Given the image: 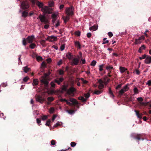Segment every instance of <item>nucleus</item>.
Segmentation results:
<instances>
[{
  "instance_id": "1",
  "label": "nucleus",
  "mask_w": 151,
  "mask_h": 151,
  "mask_svg": "<svg viewBox=\"0 0 151 151\" xmlns=\"http://www.w3.org/2000/svg\"><path fill=\"white\" fill-rule=\"evenodd\" d=\"M78 58H74L73 54L70 52L67 53V58H68L70 60V63L72 66L77 65L78 64L79 62V57L78 56Z\"/></svg>"
},
{
  "instance_id": "2",
  "label": "nucleus",
  "mask_w": 151,
  "mask_h": 151,
  "mask_svg": "<svg viewBox=\"0 0 151 151\" xmlns=\"http://www.w3.org/2000/svg\"><path fill=\"white\" fill-rule=\"evenodd\" d=\"M58 15V12H57L53 13L52 15V24L56 28L60 25V22L57 19V16Z\"/></svg>"
},
{
  "instance_id": "3",
  "label": "nucleus",
  "mask_w": 151,
  "mask_h": 151,
  "mask_svg": "<svg viewBox=\"0 0 151 151\" xmlns=\"http://www.w3.org/2000/svg\"><path fill=\"white\" fill-rule=\"evenodd\" d=\"M68 85L67 82V95H69L72 97L74 96L77 90L76 88L73 86H71L67 89Z\"/></svg>"
},
{
  "instance_id": "4",
  "label": "nucleus",
  "mask_w": 151,
  "mask_h": 151,
  "mask_svg": "<svg viewBox=\"0 0 151 151\" xmlns=\"http://www.w3.org/2000/svg\"><path fill=\"white\" fill-rule=\"evenodd\" d=\"M78 104V103L77 101L73 98L69 97L67 99V105L74 107L76 105Z\"/></svg>"
},
{
  "instance_id": "5",
  "label": "nucleus",
  "mask_w": 151,
  "mask_h": 151,
  "mask_svg": "<svg viewBox=\"0 0 151 151\" xmlns=\"http://www.w3.org/2000/svg\"><path fill=\"white\" fill-rule=\"evenodd\" d=\"M73 8L72 6H70L68 8L67 7V22L69 19L70 17L73 15Z\"/></svg>"
},
{
  "instance_id": "6",
  "label": "nucleus",
  "mask_w": 151,
  "mask_h": 151,
  "mask_svg": "<svg viewBox=\"0 0 151 151\" xmlns=\"http://www.w3.org/2000/svg\"><path fill=\"white\" fill-rule=\"evenodd\" d=\"M50 74V72L44 73L43 76L42 77V79L40 80L41 82L44 83L45 86H47L49 83L48 81L47 80V77L49 76Z\"/></svg>"
},
{
  "instance_id": "7",
  "label": "nucleus",
  "mask_w": 151,
  "mask_h": 151,
  "mask_svg": "<svg viewBox=\"0 0 151 151\" xmlns=\"http://www.w3.org/2000/svg\"><path fill=\"white\" fill-rule=\"evenodd\" d=\"M42 10L43 12L45 14H50L52 13L50 9L47 6L43 7L42 9Z\"/></svg>"
},
{
  "instance_id": "8",
  "label": "nucleus",
  "mask_w": 151,
  "mask_h": 151,
  "mask_svg": "<svg viewBox=\"0 0 151 151\" xmlns=\"http://www.w3.org/2000/svg\"><path fill=\"white\" fill-rule=\"evenodd\" d=\"M21 6L22 9H27L29 7V3L27 1H23L21 4Z\"/></svg>"
},
{
  "instance_id": "9",
  "label": "nucleus",
  "mask_w": 151,
  "mask_h": 151,
  "mask_svg": "<svg viewBox=\"0 0 151 151\" xmlns=\"http://www.w3.org/2000/svg\"><path fill=\"white\" fill-rule=\"evenodd\" d=\"M58 38L56 36L53 35L48 36L47 38L46 39V40H48L50 42H52L57 40Z\"/></svg>"
},
{
  "instance_id": "10",
  "label": "nucleus",
  "mask_w": 151,
  "mask_h": 151,
  "mask_svg": "<svg viewBox=\"0 0 151 151\" xmlns=\"http://www.w3.org/2000/svg\"><path fill=\"white\" fill-rule=\"evenodd\" d=\"M39 18L40 19V21L42 22H44L45 24L48 23V20L46 18L45 16L41 14L40 15Z\"/></svg>"
},
{
  "instance_id": "11",
  "label": "nucleus",
  "mask_w": 151,
  "mask_h": 151,
  "mask_svg": "<svg viewBox=\"0 0 151 151\" xmlns=\"http://www.w3.org/2000/svg\"><path fill=\"white\" fill-rule=\"evenodd\" d=\"M98 82L99 83V85L98 86V88L99 90H101L104 87V85L103 80L101 79H99Z\"/></svg>"
},
{
  "instance_id": "12",
  "label": "nucleus",
  "mask_w": 151,
  "mask_h": 151,
  "mask_svg": "<svg viewBox=\"0 0 151 151\" xmlns=\"http://www.w3.org/2000/svg\"><path fill=\"white\" fill-rule=\"evenodd\" d=\"M144 63L147 64H150L151 63V56L148 55L144 60Z\"/></svg>"
},
{
  "instance_id": "13",
  "label": "nucleus",
  "mask_w": 151,
  "mask_h": 151,
  "mask_svg": "<svg viewBox=\"0 0 151 151\" xmlns=\"http://www.w3.org/2000/svg\"><path fill=\"white\" fill-rule=\"evenodd\" d=\"M35 37L34 35H32L31 36L28 37L27 40L29 43H32Z\"/></svg>"
},
{
  "instance_id": "14",
  "label": "nucleus",
  "mask_w": 151,
  "mask_h": 151,
  "mask_svg": "<svg viewBox=\"0 0 151 151\" xmlns=\"http://www.w3.org/2000/svg\"><path fill=\"white\" fill-rule=\"evenodd\" d=\"M36 101L42 104L43 101H45V99L42 98L41 96H37L36 97Z\"/></svg>"
},
{
  "instance_id": "15",
  "label": "nucleus",
  "mask_w": 151,
  "mask_h": 151,
  "mask_svg": "<svg viewBox=\"0 0 151 151\" xmlns=\"http://www.w3.org/2000/svg\"><path fill=\"white\" fill-rule=\"evenodd\" d=\"M137 99L138 101L140 102V104L141 105L146 106L147 105L146 103L142 102L143 101V99L142 97H138L137 98Z\"/></svg>"
},
{
  "instance_id": "16",
  "label": "nucleus",
  "mask_w": 151,
  "mask_h": 151,
  "mask_svg": "<svg viewBox=\"0 0 151 151\" xmlns=\"http://www.w3.org/2000/svg\"><path fill=\"white\" fill-rule=\"evenodd\" d=\"M110 79L107 78V76H106L105 77L103 81V83L105 85H107L109 82L110 81Z\"/></svg>"
},
{
  "instance_id": "17",
  "label": "nucleus",
  "mask_w": 151,
  "mask_h": 151,
  "mask_svg": "<svg viewBox=\"0 0 151 151\" xmlns=\"http://www.w3.org/2000/svg\"><path fill=\"white\" fill-rule=\"evenodd\" d=\"M75 45L76 47H77L78 49H81V45L79 41H76L75 42Z\"/></svg>"
},
{
  "instance_id": "18",
  "label": "nucleus",
  "mask_w": 151,
  "mask_h": 151,
  "mask_svg": "<svg viewBox=\"0 0 151 151\" xmlns=\"http://www.w3.org/2000/svg\"><path fill=\"white\" fill-rule=\"evenodd\" d=\"M63 78H59L58 80L57 79H55V81L56 83H57L58 85H60L61 82L63 81Z\"/></svg>"
},
{
  "instance_id": "19",
  "label": "nucleus",
  "mask_w": 151,
  "mask_h": 151,
  "mask_svg": "<svg viewBox=\"0 0 151 151\" xmlns=\"http://www.w3.org/2000/svg\"><path fill=\"white\" fill-rule=\"evenodd\" d=\"M119 69L121 73H123L126 70H127V69L125 67L122 66L119 67Z\"/></svg>"
},
{
  "instance_id": "20",
  "label": "nucleus",
  "mask_w": 151,
  "mask_h": 151,
  "mask_svg": "<svg viewBox=\"0 0 151 151\" xmlns=\"http://www.w3.org/2000/svg\"><path fill=\"white\" fill-rule=\"evenodd\" d=\"M38 83L39 81L38 79L36 78L34 79L32 84L33 86H36L38 84Z\"/></svg>"
},
{
  "instance_id": "21",
  "label": "nucleus",
  "mask_w": 151,
  "mask_h": 151,
  "mask_svg": "<svg viewBox=\"0 0 151 151\" xmlns=\"http://www.w3.org/2000/svg\"><path fill=\"white\" fill-rule=\"evenodd\" d=\"M109 93L110 94V96L111 97L114 98V95L110 87H109Z\"/></svg>"
},
{
  "instance_id": "22",
  "label": "nucleus",
  "mask_w": 151,
  "mask_h": 151,
  "mask_svg": "<svg viewBox=\"0 0 151 151\" xmlns=\"http://www.w3.org/2000/svg\"><path fill=\"white\" fill-rule=\"evenodd\" d=\"M37 5L40 8H42L43 6V4L42 2H40L37 1H36Z\"/></svg>"
},
{
  "instance_id": "23",
  "label": "nucleus",
  "mask_w": 151,
  "mask_h": 151,
  "mask_svg": "<svg viewBox=\"0 0 151 151\" xmlns=\"http://www.w3.org/2000/svg\"><path fill=\"white\" fill-rule=\"evenodd\" d=\"M135 112L136 113V115L138 118L141 119L142 118V114H140L138 111L135 110Z\"/></svg>"
},
{
  "instance_id": "24",
  "label": "nucleus",
  "mask_w": 151,
  "mask_h": 151,
  "mask_svg": "<svg viewBox=\"0 0 151 151\" xmlns=\"http://www.w3.org/2000/svg\"><path fill=\"white\" fill-rule=\"evenodd\" d=\"M102 92V91L101 90H96L93 93L96 95H99Z\"/></svg>"
},
{
  "instance_id": "25",
  "label": "nucleus",
  "mask_w": 151,
  "mask_h": 151,
  "mask_svg": "<svg viewBox=\"0 0 151 151\" xmlns=\"http://www.w3.org/2000/svg\"><path fill=\"white\" fill-rule=\"evenodd\" d=\"M29 69V68L27 66L24 67L22 68L23 70L25 73H27Z\"/></svg>"
},
{
  "instance_id": "26",
  "label": "nucleus",
  "mask_w": 151,
  "mask_h": 151,
  "mask_svg": "<svg viewBox=\"0 0 151 151\" xmlns=\"http://www.w3.org/2000/svg\"><path fill=\"white\" fill-rule=\"evenodd\" d=\"M97 29L98 27L94 25L91 27L89 28V29L90 30H92L94 31L96 30Z\"/></svg>"
},
{
  "instance_id": "27",
  "label": "nucleus",
  "mask_w": 151,
  "mask_h": 151,
  "mask_svg": "<svg viewBox=\"0 0 151 151\" xmlns=\"http://www.w3.org/2000/svg\"><path fill=\"white\" fill-rule=\"evenodd\" d=\"M75 111L74 110L69 109L68 110H67V112L70 114H72L74 113Z\"/></svg>"
},
{
  "instance_id": "28",
  "label": "nucleus",
  "mask_w": 151,
  "mask_h": 151,
  "mask_svg": "<svg viewBox=\"0 0 151 151\" xmlns=\"http://www.w3.org/2000/svg\"><path fill=\"white\" fill-rule=\"evenodd\" d=\"M78 99L81 100L83 102H85L86 101V99H85L83 96H80L78 97Z\"/></svg>"
},
{
  "instance_id": "29",
  "label": "nucleus",
  "mask_w": 151,
  "mask_h": 151,
  "mask_svg": "<svg viewBox=\"0 0 151 151\" xmlns=\"http://www.w3.org/2000/svg\"><path fill=\"white\" fill-rule=\"evenodd\" d=\"M141 135L140 134H137L134 137V139L138 140V142L139 140H140L141 139Z\"/></svg>"
},
{
  "instance_id": "30",
  "label": "nucleus",
  "mask_w": 151,
  "mask_h": 151,
  "mask_svg": "<svg viewBox=\"0 0 151 151\" xmlns=\"http://www.w3.org/2000/svg\"><path fill=\"white\" fill-rule=\"evenodd\" d=\"M42 120L44 121L47 119L48 118L47 115H43L41 116Z\"/></svg>"
},
{
  "instance_id": "31",
  "label": "nucleus",
  "mask_w": 151,
  "mask_h": 151,
  "mask_svg": "<svg viewBox=\"0 0 151 151\" xmlns=\"http://www.w3.org/2000/svg\"><path fill=\"white\" fill-rule=\"evenodd\" d=\"M145 45H143L141 46L139 49V50H138V52L140 53L141 52V50H145Z\"/></svg>"
},
{
  "instance_id": "32",
  "label": "nucleus",
  "mask_w": 151,
  "mask_h": 151,
  "mask_svg": "<svg viewBox=\"0 0 151 151\" xmlns=\"http://www.w3.org/2000/svg\"><path fill=\"white\" fill-rule=\"evenodd\" d=\"M62 124V123L61 122H58L57 123H56L55 124H54L53 126V127H57L58 126Z\"/></svg>"
},
{
  "instance_id": "33",
  "label": "nucleus",
  "mask_w": 151,
  "mask_h": 151,
  "mask_svg": "<svg viewBox=\"0 0 151 151\" xmlns=\"http://www.w3.org/2000/svg\"><path fill=\"white\" fill-rule=\"evenodd\" d=\"M27 15L28 13L25 11L23 12L22 13V16L24 17H27Z\"/></svg>"
},
{
  "instance_id": "34",
  "label": "nucleus",
  "mask_w": 151,
  "mask_h": 151,
  "mask_svg": "<svg viewBox=\"0 0 151 151\" xmlns=\"http://www.w3.org/2000/svg\"><path fill=\"white\" fill-rule=\"evenodd\" d=\"M66 91V86L64 85L62 87V90L61 91V93H63V91Z\"/></svg>"
},
{
  "instance_id": "35",
  "label": "nucleus",
  "mask_w": 151,
  "mask_h": 151,
  "mask_svg": "<svg viewBox=\"0 0 151 151\" xmlns=\"http://www.w3.org/2000/svg\"><path fill=\"white\" fill-rule=\"evenodd\" d=\"M42 59V57L40 56H37L36 60L38 62L41 61Z\"/></svg>"
},
{
  "instance_id": "36",
  "label": "nucleus",
  "mask_w": 151,
  "mask_h": 151,
  "mask_svg": "<svg viewBox=\"0 0 151 151\" xmlns=\"http://www.w3.org/2000/svg\"><path fill=\"white\" fill-rule=\"evenodd\" d=\"M55 83L56 82L55 81V79L50 83V85L52 87H55Z\"/></svg>"
},
{
  "instance_id": "37",
  "label": "nucleus",
  "mask_w": 151,
  "mask_h": 151,
  "mask_svg": "<svg viewBox=\"0 0 151 151\" xmlns=\"http://www.w3.org/2000/svg\"><path fill=\"white\" fill-rule=\"evenodd\" d=\"M106 69L108 71L111 70L113 69V67L111 65H109L106 67Z\"/></svg>"
},
{
  "instance_id": "38",
  "label": "nucleus",
  "mask_w": 151,
  "mask_h": 151,
  "mask_svg": "<svg viewBox=\"0 0 151 151\" xmlns=\"http://www.w3.org/2000/svg\"><path fill=\"white\" fill-rule=\"evenodd\" d=\"M35 46L36 45L35 44L33 43H32L29 45L30 47L32 49L34 48L35 47Z\"/></svg>"
},
{
  "instance_id": "39",
  "label": "nucleus",
  "mask_w": 151,
  "mask_h": 151,
  "mask_svg": "<svg viewBox=\"0 0 151 151\" xmlns=\"http://www.w3.org/2000/svg\"><path fill=\"white\" fill-rule=\"evenodd\" d=\"M122 89L125 92L128 90L129 88L127 85H126L123 87Z\"/></svg>"
},
{
  "instance_id": "40",
  "label": "nucleus",
  "mask_w": 151,
  "mask_h": 151,
  "mask_svg": "<svg viewBox=\"0 0 151 151\" xmlns=\"http://www.w3.org/2000/svg\"><path fill=\"white\" fill-rule=\"evenodd\" d=\"M124 92V91L122 88L119 91V95L121 96L123 95Z\"/></svg>"
},
{
  "instance_id": "41",
  "label": "nucleus",
  "mask_w": 151,
  "mask_h": 151,
  "mask_svg": "<svg viewBox=\"0 0 151 151\" xmlns=\"http://www.w3.org/2000/svg\"><path fill=\"white\" fill-rule=\"evenodd\" d=\"M96 61L93 60L91 62V65L92 66H94L96 65Z\"/></svg>"
},
{
  "instance_id": "42",
  "label": "nucleus",
  "mask_w": 151,
  "mask_h": 151,
  "mask_svg": "<svg viewBox=\"0 0 151 151\" xmlns=\"http://www.w3.org/2000/svg\"><path fill=\"white\" fill-rule=\"evenodd\" d=\"M134 91L135 94H138V90L137 87H135L134 89Z\"/></svg>"
},
{
  "instance_id": "43",
  "label": "nucleus",
  "mask_w": 151,
  "mask_h": 151,
  "mask_svg": "<svg viewBox=\"0 0 151 151\" xmlns=\"http://www.w3.org/2000/svg\"><path fill=\"white\" fill-rule=\"evenodd\" d=\"M141 43V42L140 41V40H139V38L138 39H136L135 40V41L134 43L135 44H138L140 43Z\"/></svg>"
},
{
  "instance_id": "44",
  "label": "nucleus",
  "mask_w": 151,
  "mask_h": 151,
  "mask_svg": "<svg viewBox=\"0 0 151 151\" xmlns=\"http://www.w3.org/2000/svg\"><path fill=\"white\" fill-rule=\"evenodd\" d=\"M51 122V120L50 119H49L47 121L46 123L45 124V125L48 126H50V124Z\"/></svg>"
},
{
  "instance_id": "45",
  "label": "nucleus",
  "mask_w": 151,
  "mask_h": 151,
  "mask_svg": "<svg viewBox=\"0 0 151 151\" xmlns=\"http://www.w3.org/2000/svg\"><path fill=\"white\" fill-rule=\"evenodd\" d=\"M55 111L53 107H51L49 110V112L50 114L52 113Z\"/></svg>"
},
{
  "instance_id": "46",
  "label": "nucleus",
  "mask_w": 151,
  "mask_h": 151,
  "mask_svg": "<svg viewBox=\"0 0 151 151\" xmlns=\"http://www.w3.org/2000/svg\"><path fill=\"white\" fill-rule=\"evenodd\" d=\"M81 80L84 84H86L88 82V81L84 80L83 78H81Z\"/></svg>"
},
{
  "instance_id": "47",
  "label": "nucleus",
  "mask_w": 151,
  "mask_h": 151,
  "mask_svg": "<svg viewBox=\"0 0 151 151\" xmlns=\"http://www.w3.org/2000/svg\"><path fill=\"white\" fill-rule=\"evenodd\" d=\"M47 99L48 101H49L51 102V101H52L54 100V99L52 97H48L47 98Z\"/></svg>"
},
{
  "instance_id": "48",
  "label": "nucleus",
  "mask_w": 151,
  "mask_h": 151,
  "mask_svg": "<svg viewBox=\"0 0 151 151\" xmlns=\"http://www.w3.org/2000/svg\"><path fill=\"white\" fill-rule=\"evenodd\" d=\"M104 65L103 64H102L101 65H100L99 66V70L100 71H101L103 70V68L104 67Z\"/></svg>"
},
{
  "instance_id": "49",
  "label": "nucleus",
  "mask_w": 151,
  "mask_h": 151,
  "mask_svg": "<svg viewBox=\"0 0 151 151\" xmlns=\"http://www.w3.org/2000/svg\"><path fill=\"white\" fill-rule=\"evenodd\" d=\"M65 48V45L63 44V45H61L60 46V49L62 51Z\"/></svg>"
},
{
  "instance_id": "50",
  "label": "nucleus",
  "mask_w": 151,
  "mask_h": 151,
  "mask_svg": "<svg viewBox=\"0 0 151 151\" xmlns=\"http://www.w3.org/2000/svg\"><path fill=\"white\" fill-rule=\"evenodd\" d=\"M84 96L86 98H88L89 97L90 94L89 93H87L84 94Z\"/></svg>"
},
{
  "instance_id": "51",
  "label": "nucleus",
  "mask_w": 151,
  "mask_h": 151,
  "mask_svg": "<svg viewBox=\"0 0 151 151\" xmlns=\"http://www.w3.org/2000/svg\"><path fill=\"white\" fill-rule=\"evenodd\" d=\"M26 40V39L25 38H23V39L22 44L24 46L26 45L27 44Z\"/></svg>"
},
{
  "instance_id": "52",
  "label": "nucleus",
  "mask_w": 151,
  "mask_h": 151,
  "mask_svg": "<svg viewBox=\"0 0 151 151\" xmlns=\"http://www.w3.org/2000/svg\"><path fill=\"white\" fill-rule=\"evenodd\" d=\"M76 143L74 142H72L70 143L71 146L72 147H74L76 145Z\"/></svg>"
},
{
  "instance_id": "53",
  "label": "nucleus",
  "mask_w": 151,
  "mask_h": 151,
  "mask_svg": "<svg viewBox=\"0 0 151 151\" xmlns=\"http://www.w3.org/2000/svg\"><path fill=\"white\" fill-rule=\"evenodd\" d=\"M75 34L76 35L79 36L80 35L81 32L79 31H77L75 32Z\"/></svg>"
},
{
  "instance_id": "54",
  "label": "nucleus",
  "mask_w": 151,
  "mask_h": 151,
  "mask_svg": "<svg viewBox=\"0 0 151 151\" xmlns=\"http://www.w3.org/2000/svg\"><path fill=\"white\" fill-rule=\"evenodd\" d=\"M56 143V141L55 140H52L51 142V144L52 145H54Z\"/></svg>"
},
{
  "instance_id": "55",
  "label": "nucleus",
  "mask_w": 151,
  "mask_h": 151,
  "mask_svg": "<svg viewBox=\"0 0 151 151\" xmlns=\"http://www.w3.org/2000/svg\"><path fill=\"white\" fill-rule=\"evenodd\" d=\"M29 78L27 76L25 77L23 79V81L24 82L27 81L29 79Z\"/></svg>"
},
{
  "instance_id": "56",
  "label": "nucleus",
  "mask_w": 151,
  "mask_h": 151,
  "mask_svg": "<svg viewBox=\"0 0 151 151\" xmlns=\"http://www.w3.org/2000/svg\"><path fill=\"white\" fill-rule=\"evenodd\" d=\"M146 84L148 85L149 86H151V80L148 81L146 83Z\"/></svg>"
},
{
  "instance_id": "57",
  "label": "nucleus",
  "mask_w": 151,
  "mask_h": 151,
  "mask_svg": "<svg viewBox=\"0 0 151 151\" xmlns=\"http://www.w3.org/2000/svg\"><path fill=\"white\" fill-rule=\"evenodd\" d=\"M62 63V59L60 60L57 63V65H61Z\"/></svg>"
},
{
  "instance_id": "58",
  "label": "nucleus",
  "mask_w": 151,
  "mask_h": 151,
  "mask_svg": "<svg viewBox=\"0 0 151 151\" xmlns=\"http://www.w3.org/2000/svg\"><path fill=\"white\" fill-rule=\"evenodd\" d=\"M122 85V83L118 85L116 87V89H118L119 88H121Z\"/></svg>"
},
{
  "instance_id": "59",
  "label": "nucleus",
  "mask_w": 151,
  "mask_h": 151,
  "mask_svg": "<svg viewBox=\"0 0 151 151\" xmlns=\"http://www.w3.org/2000/svg\"><path fill=\"white\" fill-rule=\"evenodd\" d=\"M136 74L137 75H139L140 74V72L137 69H136L135 70Z\"/></svg>"
},
{
  "instance_id": "60",
  "label": "nucleus",
  "mask_w": 151,
  "mask_h": 151,
  "mask_svg": "<svg viewBox=\"0 0 151 151\" xmlns=\"http://www.w3.org/2000/svg\"><path fill=\"white\" fill-rule=\"evenodd\" d=\"M36 121L37 123L38 124H39V125L41 124H40L41 123V120L40 119L37 118L36 119Z\"/></svg>"
},
{
  "instance_id": "61",
  "label": "nucleus",
  "mask_w": 151,
  "mask_h": 151,
  "mask_svg": "<svg viewBox=\"0 0 151 151\" xmlns=\"http://www.w3.org/2000/svg\"><path fill=\"white\" fill-rule=\"evenodd\" d=\"M58 71L60 75H61L63 74V71L62 70H59Z\"/></svg>"
},
{
  "instance_id": "62",
  "label": "nucleus",
  "mask_w": 151,
  "mask_h": 151,
  "mask_svg": "<svg viewBox=\"0 0 151 151\" xmlns=\"http://www.w3.org/2000/svg\"><path fill=\"white\" fill-rule=\"evenodd\" d=\"M147 55H146V54H144V55H142V59H145L147 57Z\"/></svg>"
},
{
  "instance_id": "63",
  "label": "nucleus",
  "mask_w": 151,
  "mask_h": 151,
  "mask_svg": "<svg viewBox=\"0 0 151 151\" xmlns=\"http://www.w3.org/2000/svg\"><path fill=\"white\" fill-rule=\"evenodd\" d=\"M30 1L33 4H35L37 1L36 0H30Z\"/></svg>"
},
{
  "instance_id": "64",
  "label": "nucleus",
  "mask_w": 151,
  "mask_h": 151,
  "mask_svg": "<svg viewBox=\"0 0 151 151\" xmlns=\"http://www.w3.org/2000/svg\"><path fill=\"white\" fill-rule=\"evenodd\" d=\"M91 35V33L89 32L87 34V36L88 38H90Z\"/></svg>"
}]
</instances>
